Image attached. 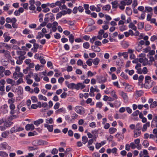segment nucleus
<instances>
[{
  "label": "nucleus",
  "instance_id": "ea45409f",
  "mask_svg": "<svg viewBox=\"0 0 157 157\" xmlns=\"http://www.w3.org/2000/svg\"><path fill=\"white\" fill-rule=\"evenodd\" d=\"M33 73L32 72H30L28 74L25 76V79H29V78L33 76Z\"/></svg>",
  "mask_w": 157,
  "mask_h": 157
},
{
  "label": "nucleus",
  "instance_id": "9b49d317",
  "mask_svg": "<svg viewBox=\"0 0 157 157\" xmlns=\"http://www.w3.org/2000/svg\"><path fill=\"white\" fill-rule=\"evenodd\" d=\"M25 128L27 131L33 130L34 129V126L33 124H28L26 125Z\"/></svg>",
  "mask_w": 157,
  "mask_h": 157
},
{
  "label": "nucleus",
  "instance_id": "412c9836",
  "mask_svg": "<svg viewBox=\"0 0 157 157\" xmlns=\"http://www.w3.org/2000/svg\"><path fill=\"white\" fill-rule=\"evenodd\" d=\"M33 78L36 82H39L40 81V78L38 76V75L37 73H34L33 75Z\"/></svg>",
  "mask_w": 157,
  "mask_h": 157
},
{
  "label": "nucleus",
  "instance_id": "f704fd0d",
  "mask_svg": "<svg viewBox=\"0 0 157 157\" xmlns=\"http://www.w3.org/2000/svg\"><path fill=\"white\" fill-rule=\"evenodd\" d=\"M9 132L5 131L3 132L2 134V136L4 138H6L7 137L8 135L9 134Z\"/></svg>",
  "mask_w": 157,
  "mask_h": 157
},
{
  "label": "nucleus",
  "instance_id": "de8ad7c7",
  "mask_svg": "<svg viewBox=\"0 0 157 157\" xmlns=\"http://www.w3.org/2000/svg\"><path fill=\"white\" fill-rule=\"evenodd\" d=\"M102 6V5L101 4H98L97 6V7L96 8V11L97 12H100L101 10L100 8Z\"/></svg>",
  "mask_w": 157,
  "mask_h": 157
},
{
  "label": "nucleus",
  "instance_id": "774afa93",
  "mask_svg": "<svg viewBox=\"0 0 157 157\" xmlns=\"http://www.w3.org/2000/svg\"><path fill=\"white\" fill-rule=\"evenodd\" d=\"M153 119L152 121H155V122H157V115L155 114H153Z\"/></svg>",
  "mask_w": 157,
  "mask_h": 157
},
{
  "label": "nucleus",
  "instance_id": "c03bdc74",
  "mask_svg": "<svg viewBox=\"0 0 157 157\" xmlns=\"http://www.w3.org/2000/svg\"><path fill=\"white\" fill-rule=\"evenodd\" d=\"M17 127H14L11 128L10 132L11 133L17 132Z\"/></svg>",
  "mask_w": 157,
  "mask_h": 157
},
{
  "label": "nucleus",
  "instance_id": "338daca9",
  "mask_svg": "<svg viewBox=\"0 0 157 157\" xmlns=\"http://www.w3.org/2000/svg\"><path fill=\"white\" fill-rule=\"evenodd\" d=\"M4 74L6 75L9 76L11 74V72L9 70H6L4 71Z\"/></svg>",
  "mask_w": 157,
  "mask_h": 157
},
{
  "label": "nucleus",
  "instance_id": "1a4fd4ad",
  "mask_svg": "<svg viewBox=\"0 0 157 157\" xmlns=\"http://www.w3.org/2000/svg\"><path fill=\"white\" fill-rule=\"evenodd\" d=\"M1 53H3L4 56L6 58H9L11 57L10 52L7 50H2V51Z\"/></svg>",
  "mask_w": 157,
  "mask_h": 157
},
{
  "label": "nucleus",
  "instance_id": "c756f323",
  "mask_svg": "<svg viewBox=\"0 0 157 157\" xmlns=\"http://www.w3.org/2000/svg\"><path fill=\"white\" fill-rule=\"evenodd\" d=\"M1 64L4 66H7L8 64V62L7 61L4 60L3 59H1L0 61Z\"/></svg>",
  "mask_w": 157,
  "mask_h": 157
},
{
  "label": "nucleus",
  "instance_id": "09e8293b",
  "mask_svg": "<svg viewBox=\"0 0 157 157\" xmlns=\"http://www.w3.org/2000/svg\"><path fill=\"white\" fill-rule=\"evenodd\" d=\"M144 78V76L143 75H141L139 76V78H138L139 80V84L140 83L141 85V82L143 80Z\"/></svg>",
  "mask_w": 157,
  "mask_h": 157
},
{
  "label": "nucleus",
  "instance_id": "aec40b11",
  "mask_svg": "<svg viewBox=\"0 0 157 157\" xmlns=\"http://www.w3.org/2000/svg\"><path fill=\"white\" fill-rule=\"evenodd\" d=\"M134 138H136L137 137L140 136V135L141 132L137 130H135L134 131Z\"/></svg>",
  "mask_w": 157,
  "mask_h": 157
},
{
  "label": "nucleus",
  "instance_id": "c85d7f7f",
  "mask_svg": "<svg viewBox=\"0 0 157 157\" xmlns=\"http://www.w3.org/2000/svg\"><path fill=\"white\" fill-rule=\"evenodd\" d=\"M110 8V6L109 5H107L104 6L102 8V9L104 10L105 11H109Z\"/></svg>",
  "mask_w": 157,
  "mask_h": 157
},
{
  "label": "nucleus",
  "instance_id": "052dcab7",
  "mask_svg": "<svg viewBox=\"0 0 157 157\" xmlns=\"http://www.w3.org/2000/svg\"><path fill=\"white\" fill-rule=\"evenodd\" d=\"M31 99L33 102H36L37 101V98L35 96H32L31 97Z\"/></svg>",
  "mask_w": 157,
  "mask_h": 157
},
{
  "label": "nucleus",
  "instance_id": "69168bd1",
  "mask_svg": "<svg viewBox=\"0 0 157 157\" xmlns=\"http://www.w3.org/2000/svg\"><path fill=\"white\" fill-rule=\"evenodd\" d=\"M54 37L56 39H59L60 38V35L59 33H56L54 35Z\"/></svg>",
  "mask_w": 157,
  "mask_h": 157
},
{
  "label": "nucleus",
  "instance_id": "e2e57ef3",
  "mask_svg": "<svg viewBox=\"0 0 157 157\" xmlns=\"http://www.w3.org/2000/svg\"><path fill=\"white\" fill-rule=\"evenodd\" d=\"M97 40L96 36H93L92 38L90 39V42L92 43H93L95 40Z\"/></svg>",
  "mask_w": 157,
  "mask_h": 157
},
{
  "label": "nucleus",
  "instance_id": "4468645a",
  "mask_svg": "<svg viewBox=\"0 0 157 157\" xmlns=\"http://www.w3.org/2000/svg\"><path fill=\"white\" fill-rule=\"evenodd\" d=\"M150 126V122H147L146 123V124H144L143 127L142 128V131L144 132L146 131L147 130V128L149 127Z\"/></svg>",
  "mask_w": 157,
  "mask_h": 157
},
{
  "label": "nucleus",
  "instance_id": "c9c22d12",
  "mask_svg": "<svg viewBox=\"0 0 157 157\" xmlns=\"http://www.w3.org/2000/svg\"><path fill=\"white\" fill-rule=\"evenodd\" d=\"M18 117V116L17 115H12V116H11L8 118V121H9V120H12L13 119L17 118Z\"/></svg>",
  "mask_w": 157,
  "mask_h": 157
},
{
  "label": "nucleus",
  "instance_id": "13d9d810",
  "mask_svg": "<svg viewBox=\"0 0 157 157\" xmlns=\"http://www.w3.org/2000/svg\"><path fill=\"white\" fill-rule=\"evenodd\" d=\"M30 33V30L27 29H25L23 31V33L24 34H29Z\"/></svg>",
  "mask_w": 157,
  "mask_h": 157
},
{
  "label": "nucleus",
  "instance_id": "5fc2aeb1",
  "mask_svg": "<svg viewBox=\"0 0 157 157\" xmlns=\"http://www.w3.org/2000/svg\"><path fill=\"white\" fill-rule=\"evenodd\" d=\"M142 48V45H140V44H138V46L136 47V50L138 52L140 51V50Z\"/></svg>",
  "mask_w": 157,
  "mask_h": 157
},
{
  "label": "nucleus",
  "instance_id": "a18cd8bd",
  "mask_svg": "<svg viewBox=\"0 0 157 157\" xmlns=\"http://www.w3.org/2000/svg\"><path fill=\"white\" fill-rule=\"evenodd\" d=\"M142 93V92L141 90L136 91L135 93L137 97L141 96Z\"/></svg>",
  "mask_w": 157,
  "mask_h": 157
},
{
  "label": "nucleus",
  "instance_id": "6ab92c4d",
  "mask_svg": "<svg viewBox=\"0 0 157 157\" xmlns=\"http://www.w3.org/2000/svg\"><path fill=\"white\" fill-rule=\"evenodd\" d=\"M91 48L95 52H99L101 51L100 48L97 46H92Z\"/></svg>",
  "mask_w": 157,
  "mask_h": 157
},
{
  "label": "nucleus",
  "instance_id": "20e7f679",
  "mask_svg": "<svg viewBox=\"0 0 157 157\" xmlns=\"http://www.w3.org/2000/svg\"><path fill=\"white\" fill-rule=\"evenodd\" d=\"M75 110L78 113L82 114L84 113V109L80 106H77L75 108Z\"/></svg>",
  "mask_w": 157,
  "mask_h": 157
},
{
  "label": "nucleus",
  "instance_id": "f3484780",
  "mask_svg": "<svg viewBox=\"0 0 157 157\" xmlns=\"http://www.w3.org/2000/svg\"><path fill=\"white\" fill-rule=\"evenodd\" d=\"M3 36L4 37V42H6L8 41L11 38V37L7 35V33H5L3 35Z\"/></svg>",
  "mask_w": 157,
  "mask_h": 157
},
{
  "label": "nucleus",
  "instance_id": "f257e3e1",
  "mask_svg": "<svg viewBox=\"0 0 157 157\" xmlns=\"http://www.w3.org/2000/svg\"><path fill=\"white\" fill-rule=\"evenodd\" d=\"M54 20L53 14L52 13H48L45 15L44 22H43L41 24L42 26H45L46 24L50 21H52Z\"/></svg>",
  "mask_w": 157,
  "mask_h": 157
},
{
  "label": "nucleus",
  "instance_id": "393cba45",
  "mask_svg": "<svg viewBox=\"0 0 157 157\" xmlns=\"http://www.w3.org/2000/svg\"><path fill=\"white\" fill-rule=\"evenodd\" d=\"M38 98L40 100H43L44 101H47V99L45 97L41 94L39 95H38Z\"/></svg>",
  "mask_w": 157,
  "mask_h": 157
},
{
  "label": "nucleus",
  "instance_id": "864d4df0",
  "mask_svg": "<svg viewBox=\"0 0 157 157\" xmlns=\"http://www.w3.org/2000/svg\"><path fill=\"white\" fill-rule=\"evenodd\" d=\"M14 101H15V100L13 98L9 99L8 100V103L9 104H13V103L14 102Z\"/></svg>",
  "mask_w": 157,
  "mask_h": 157
},
{
  "label": "nucleus",
  "instance_id": "6e6d98bb",
  "mask_svg": "<svg viewBox=\"0 0 157 157\" xmlns=\"http://www.w3.org/2000/svg\"><path fill=\"white\" fill-rule=\"evenodd\" d=\"M60 106V103L59 102H56L54 106V109H58Z\"/></svg>",
  "mask_w": 157,
  "mask_h": 157
},
{
  "label": "nucleus",
  "instance_id": "a211bd4d",
  "mask_svg": "<svg viewBox=\"0 0 157 157\" xmlns=\"http://www.w3.org/2000/svg\"><path fill=\"white\" fill-rule=\"evenodd\" d=\"M5 47L6 49H9L10 47L7 44L3 43H0V48Z\"/></svg>",
  "mask_w": 157,
  "mask_h": 157
},
{
  "label": "nucleus",
  "instance_id": "473e14b6",
  "mask_svg": "<svg viewBox=\"0 0 157 157\" xmlns=\"http://www.w3.org/2000/svg\"><path fill=\"white\" fill-rule=\"evenodd\" d=\"M157 106V102L154 101L150 105L151 108H153Z\"/></svg>",
  "mask_w": 157,
  "mask_h": 157
},
{
  "label": "nucleus",
  "instance_id": "37998d69",
  "mask_svg": "<svg viewBox=\"0 0 157 157\" xmlns=\"http://www.w3.org/2000/svg\"><path fill=\"white\" fill-rule=\"evenodd\" d=\"M23 80L22 78H19L16 81V84L18 85L19 84L23 82Z\"/></svg>",
  "mask_w": 157,
  "mask_h": 157
},
{
  "label": "nucleus",
  "instance_id": "2f4dec72",
  "mask_svg": "<svg viewBox=\"0 0 157 157\" xmlns=\"http://www.w3.org/2000/svg\"><path fill=\"white\" fill-rule=\"evenodd\" d=\"M99 61L100 59L98 58H96L93 60V63L95 65H98Z\"/></svg>",
  "mask_w": 157,
  "mask_h": 157
},
{
  "label": "nucleus",
  "instance_id": "a878e982",
  "mask_svg": "<svg viewBox=\"0 0 157 157\" xmlns=\"http://www.w3.org/2000/svg\"><path fill=\"white\" fill-rule=\"evenodd\" d=\"M117 131V129L115 128H110L109 130V133L110 134H113Z\"/></svg>",
  "mask_w": 157,
  "mask_h": 157
},
{
  "label": "nucleus",
  "instance_id": "72a5a7b5",
  "mask_svg": "<svg viewBox=\"0 0 157 157\" xmlns=\"http://www.w3.org/2000/svg\"><path fill=\"white\" fill-rule=\"evenodd\" d=\"M125 89L127 91H129L131 90L132 87L131 86L128 84H127L125 87Z\"/></svg>",
  "mask_w": 157,
  "mask_h": 157
},
{
  "label": "nucleus",
  "instance_id": "4be33fe9",
  "mask_svg": "<svg viewBox=\"0 0 157 157\" xmlns=\"http://www.w3.org/2000/svg\"><path fill=\"white\" fill-rule=\"evenodd\" d=\"M110 93L111 96H112L114 99H117L118 97L116 94L114 90H112Z\"/></svg>",
  "mask_w": 157,
  "mask_h": 157
},
{
  "label": "nucleus",
  "instance_id": "2eb2a0df",
  "mask_svg": "<svg viewBox=\"0 0 157 157\" xmlns=\"http://www.w3.org/2000/svg\"><path fill=\"white\" fill-rule=\"evenodd\" d=\"M44 126L47 128L48 131L50 132H52L53 130V125H49L47 124H44Z\"/></svg>",
  "mask_w": 157,
  "mask_h": 157
},
{
  "label": "nucleus",
  "instance_id": "f03ea898",
  "mask_svg": "<svg viewBox=\"0 0 157 157\" xmlns=\"http://www.w3.org/2000/svg\"><path fill=\"white\" fill-rule=\"evenodd\" d=\"M154 84V82L151 80V78L150 76H147L145 77V82L144 84V86L145 88H150Z\"/></svg>",
  "mask_w": 157,
  "mask_h": 157
},
{
  "label": "nucleus",
  "instance_id": "b1692460",
  "mask_svg": "<svg viewBox=\"0 0 157 157\" xmlns=\"http://www.w3.org/2000/svg\"><path fill=\"white\" fill-rule=\"evenodd\" d=\"M0 156L1 157H7L8 155V154L6 152L1 151H0Z\"/></svg>",
  "mask_w": 157,
  "mask_h": 157
},
{
  "label": "nucleus",
  "instance_id": "8fccbe9b",
  "mask_svg": "<svg viewBox=\"0 0 157 157\" xmlns=\"http://www.w3.org/2000/svg\"><path fill=\"white\" fill-rule=\"evenodd\" d=\"M44 36L43 34L40 32H39L38 33V35L36 36V39H40L41 37H43Z\"/></svg>",
  "mask_w": 157,
  "mask_h": 157
},
{
  "label": "nucleus",
  "instance_id": "4d7b16f0",
  "mask_svg": "<svg viewBox=\"0 0 157 157\" xmlns=\"http://www.w3.org/2000/svg\"><path fill=\"white\" fill-rule=\"evenodd\" d=\"M5 19L3 17H2L0 18V24L1 25H3L5 23Z\"/></svg>",
  "mask_w": 157,
  "mask_h": 157
},
{
  "label": "nucleus",
  "instance_id": "5701e85b",
  "mask_svg": "<svg viewBox=\"0 0 157 157\" xmlns=\"http://www.w3.org/2000/svg\"><path fill=\"white\" fill-rule=\"evenodd\" d=\"M128 27L136 31V26L132 23H131L129 25Z\"/></svg>",
  "mask_w": 157,
  "mask_h": 157
},
{
  "label": "nucleus",
  "instance_id": "f8f14e48",
  "mask_svg": "<svg viewBox=\"0 0 157 157\" xmlns=\"http://www.w3.org/2000/svg\"><path fill=\"white\" fill-rule=\"evenodd\" d=\"M120 95L123 98L125 102H126L128 101V98L126 94L123 91H121L120 93Z\"/></svg>",
  "mask_w": 157,
  "mask_h": 157
},
{
  "label": "nucleus",
  "instance_id": "423d86ee",
  "mask_svg": "<svg viewBox=\"0 0 157 157\" xmlns=\"http://www.w3.org/2000/svg\"><path fill=\"white\" fill-rule=\"evenodd\" d=\"M139 61L140 63H142L143 66L146 65L148 64V59L145 57L144 58H140Z\"/></svg>",
  "mask_w": 157,
  "mask_h": 157
},
{
  "label": "nucleus",
  "instance_id": "79ce46f5",
  "mask_svg": "<svg viewBox=\"0 0 157 157\" xmlns=\"http://www.w3.org/2000/svg\"><path fill=\"white\" fill-rule=\"evenodd\" d=\"M83 47L86 49H88L90 47V44L88 42H85L83 44Z\"/></svg>",
  "mask_w": 157,
  "mask_h": 157
},
{
  "label": "nucleus",
  "instance_id": "6e6552de",
  "mask_svg": "<svg viewBox=\"0 0 157 157\" xmlns=\"http://www.w3.org/2000/svg\"><path fill=\"white\" fill-rule=\"evenodd\" d=\"M85 86V85L83 83H79L76 85L75 89L77 90L79 89L82 90L83 89Z\"/></svg>",
  "mask_w": 157,
  "mask_h": 157
},
{
  "label": "nucleus",
  "instance_id": "49530a36",
  "mask_svg": "<svg viewBox=\"0 0 157 157\" xmlns=\"http://www.w3.org/2000/svg\"><path fill=\"white\" fill-rule=\"evenodd\" d=\"M65 111V109L63 108H60L56 111L55 113L56 114L59 113H60L62 112Z\"/></svg>",
  "mask_w": 157,
  "mask_h": 157
},
{
  "label": "nucleus",
  "instance_id": "bb28decb",
  "mask_svg": "<svg viewBox=\"0 0 157 157\" xmlns=\"http://www.w3.org/2000/svg\"><path fill=\"white\" fill-rule=\"evenodd\" d=\"M69 41L71 43H73L74 40V36L72 34H71L69 35L68 36Z\"/></svg>",
  "mask_w": 157,
  "mask_h": 157
},
{
  "label": "nucleus",
  "instance_id": "a19ab883",
  "mask_svg": "<svg viewBox=\"0 0 157 157\" xmlns=\"http://www.w3.org/2000/svg\"><path fill=\"white\" fill-rule=\"evenodd\" d=\"M119 30L121 31H123L125 30L126 29V26L125 25H122L119 27Z\"/></svg>",
  "mask_w": 157,
  "mask_h": 157
},
{
  "label": "nucleus",
  "instance_id": "0eeeda50",
  "mask_svg": "<svg viewBox=\"0 0 157 157\" xmlns=\"http://www.w3.org/2000/svg\"><path fill=\"white\" fill-rule=\"evenodd\" d=\"M97 79L99 83H104L107 81V78L102 76H97Z\"/></svg>",
  "mask_w": 157,
  "mask_h": 157
},
{
  "label": "nucleus",
  "instance_id": "680f3d73",
  "mask_svg": "<svg viewBox=\"0 0 157 157\" xmlns=\"http://www.w3.org/2000/svg\"><path fill=\"white\" fill-rule=\"evenodd\" d=\"M43 14L42 13H40L39 16V21L40 22H42L43 21Z\"/></svg>",
  "mask_w": 157,
  "mask_h": 157
},
{
  "label": "nucleus",
  "instance_id": "7c9ffc66",
  "mask_svg": "<svg viewBox=\"0 0 157 157\" xmlns=\"http://www.w3.org/2000/svg\"><path fill=\"white\" fill-rule=\"evenodd\" d=\"M76 85L73 83H71L67 85V87L70 89H75V87L76 86Z\"/></svg>",
  "mask_w": 157,
  "mask_h": 157
},
{
  "label": "nucleus",
  "instance_id": "603ef678",
  "mask_svg": "<svg viewBox=\"0 0 157 157\" xmlns=\"http://www.w3.org/2000/svg\"><path fill=\"white\" fill-rule=\"evenodd\" d=\"M139 110H136L132 114V115L133 117L137 116L139 114Z\"/></svg>",
  "mask_w": 157,
  "mask_h": 157
},
{
  "label": "nucleus",
  "instance_id": "bf43d9fd",
  "mask_svg": "<svg viewBox=\"0 0 157 157\" xmlns=\"http://www.w3.org/2000/svg\"><path fill=\"white\" fill-rule=\"evenodd\" d=\"M13 78L15 80H17L18 78V73L17 72H14L13 73Z\"/></svg>",
  "mask_w": 157,
  "mask_h": 157
},
{
  "label": "nucleus",
  "instance_id": "58836bf2",
  "mask_svg": "<svg viewBox=\"0 0 157 157\" xmlns=\"http://www.w3.org/2000/svg\"><path fill=\"white\" fill-rule=\"evenodd\" d=\"M144 27V23L143 22H140L138 24V28L142 29Z\"/></svg>",
  "mask_w": 157,
  "mask_h": 157
},
{
  "label": "nucleus",
  "instance_id": "0e129e2a",
  "mask_svg": "<svg viewBox=\"0 0 157 157\" xmlns=\"http://www.w3.org/2000/svg\"><path fill=\"white\" fill-rule=\"evenodd\" d=\"M78 117V115L75 113H74L72 114L71 115V118L73 120H74L76 119Z\"/></svg>",
  "mask_w": 157,
  "mask_h": 157
},
{
  "label": "nucleus",
  "instance_id": "9d476101",
  "mask_svg": "<svg viewBox=\"0 0 157 157\" xmlns=\"http://www.w3.org/2000/svg\"><path fill=\"white\" fill-rule=\"evenodd\" d=\"M8 106L5 104L1 107V111L4 114H6L8 112Z\"/></svg>",
  "mask_w": 157,
  "mask_h": 157
},
{
  "label": "nucleus",
  "instance_id": "e433bc0d",
  "mask_svg": "<svg viewBox=\"0 0 157 157\" xmlns=\"http://www.w3.org/2000/svg\"><path fill=\"white\" fill-rule=\"evenodd\" d=\"M82 143L85 144L88 141V138L86 136H83L82 138Z\"/></svg>",
  "mask_w": 157,
  "mask_h": 157
},
{
  "label": "nucleus",
  "instance_id": "cd10ccee",
  "mask_svg": "<svg viewBox=\"0 0 157 157\" xmlns=\"http://www.w3.org/2000/svg\"><path fill=\"white\" fill-rule=\"evenodd\" d=\"M132 10L130 8L127 7L126 9V13L128 15H130L132 13Z\"/></svg>",
  "mask_w": 157,
  "mask_h": 157
},
{
  "label": "nucleus",
  "instance_id": "3c124183",
  "mask_svg": "<svg viewBox=\"0 0 157 157\" xmlns=\"http://www.w3.org/2000/svg\"><path fill=\"white\" fill-rule=\"evenodd\" d=\"M102 106V103L101 102H98L96 104V106L97 107L101 108Z\"/></svg>",
  "mask_w": 157,
  "mask_h": 157
},
{
  "label": "nucleus",
  "instance_id": "39448f33",
  "mask_svg": "<svg viewBox=\"0 0 157 157\" xmlns=\"http://www.w3.org/2000/svg\"><path fill=\"white\" fill-rule=\"evenodd\" d=\"M3 122L4 123L6 127H9L12 123V122L9 121L3 118L0 120V125Z\"/></svg>",
  "mask_w": 157,
  "mask_h": 157
},
{
  "label": "nucleus",
  "instance_id": "7ed1b4c3",
  "mask_svg": "<svg viewBox=\"0 0 157 157\" xmlns=\"http://www.w3.org/2000/svg\"><path fill=\"white\" fill-rule=\"evenodd\" d=\"M48 144L46 141L41 140H35L32 142V144L35 146L46 145Z\"/></svg>",
  "mask_w": 157,
  "mask_h": 157
},
{
  "label": "nucleus",
  "instance_id": "ddd939ff",
  "mask_svg": "<svg viewBox=\"0 0 157 157\" xmlns=\"http://www.w3.org/2000/svg\"><path fill=\"white\" fill-rule=\"evenodd\" d=\"M117 151V148L115 147H114L112 149H110L109 148L107 149L106 150V152L108 154H110L111 153L116 154Z\"/></svg>",
  "mask_w": 157,
  "mask_h": 157
},
{
  "label": "nucleus",
  "instance_id": "dca6fc26",
  "mask_svg": "<svg viewBox=\"0 0 157 157\" xmlns=\"http://www.w3.org/2000/svg\"><path fill=\"white\" fill-rule=\"evenodd\" d=\"M43 121L44 120L43 119H40L37 121H34L33 123L35 125L38 126L39 125L43 123Z\"/></svg>",
  "mask_w": 157,
  "mask_h": 157
},
{
  "label": "nucleus",
  "instance_id": "4c0bfd02",
  "mask_svg": "<svg viewBox=\"0 0 157 157\" xmlns=\"http://www.w3.org/2000/svg\"><path fill=\"white\" fill-rule=\"evenodd\" d=\"M112 5V7L113 8H117L118 6L117 4V2L116 1H114L111 2Z\"/></svg>",
  "mask_w": 157,
  "mask_h": 157
}]
</instances>
